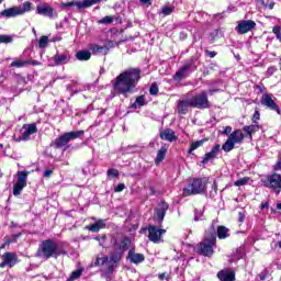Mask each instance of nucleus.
I'll return each instance as SVG.
<instances>
[{"label": "nucleus", "instance_id": "nucleus-13", "mask_svg": "<svg viewBox=\"0 0 281 281\" xmlns=\"http://www.w3.org/2000/svg\"><path fill=\"white\" fill-rule=\"evenodd\" d=\"M71 60L69 53H57L48 59L50 67H60V65H67Z\"/></svg>", "mask_w": 281, "mask_h": 281}, {"label": "nucleus", "instance_id": "nucleus-30", "mask_svg": "<svg viewBox=\"0 0 281 281\" xmlns=\"http://www.w3.org/2000/svg\"><path fill=\"white\" fill-rule=\"evenodd\" d=\"M217 232V237L220 240H223L225 238L229 237V228L225 226H218L217 229L215 228V233Z\"/></svg>", "mask_w": 281, "mask_h": 281}, {"label": "nucleus", "instance_id": "nucleus-14", "mask_svg": "<svg viewBox=\"0 0 281 281\" xmlns=\"http://www.w3.org/2000/svg\"><path fill=\"white\" fill-rule=\"evenodd\" d=\"M2 262L0 263V269H5V267H9L12 269L14 265H16L19 258L16 257V254L14 252H4L1 256Z\"/></svg>", "mask_w": 281, "mask_h": 281}, {"label": "nucleus", "instance_id": "nucleus-27", "mask_svg": "<svg viewBox=\"0 0 281 281\" xmlns=\"http://www.w3.org/2000/svg\"><path fill=\"white\" fill-rule=\"evenodd\" d=\"M90 50L92 52V54H95L97 56H106L109 54V47L100 46L97 44H92L90 46Z\"/></svg>", "mask_w": 281, "mask_h": 281}, {"label": "nucleus", "instance_id": "nucleus-26", "mask_svg": "<svg viewBox=\"0 0 281 281\" xmlns=\"http://www.w3.org/2000/svg\"><path fill=\"white\" fill-rule=\"evenodd\" d=\"M229 140L235 144H243L245 139V134H243V131L235 130L231 135L228 136Z\"/></svg>", "mask_w": 281, "mask_h": 281}, {"label": "nucleus", "instance_id": "nucleus-45", "mask_svg": "<svg viewBox=\"0 0 281 281\" xmlns=\"http://www.w3.org/2000/svg\"><path fill=\"white\" fill-rule=\"evenodd\" d=\"M0 43H12V37L10 35H0Z\"/></svg>", "mask_w": 281, "mask_h": 281}, {"label": "nucleus", "instance_id": "nucleus-4", "mask_svg": "<svg viewBox=\"0 0 281 281\" xmlns=\"http://www.w3.org/2000/svg\"><path fill=\"white\" fill-rule=\"evenodd\" d=\"M207 190V178H194L182 190V196L203 194Z\"/></svg>", "mask_w": 281, "mask_h": 281}, {"label": "nucleus", "instance_id": "nucleus-31", "mask_svg": "<svg viewBox=\"0 0 281 281\" xmlns=\"http://www.w3.org/2000/svg\"><path fill=\"white\" fill-rule=\"evenodd\" d=\"M243 131L245 133H247L249 139H252L254 133H258V131H260V126L259 125H246V126H244Z\"/></svg>", "mask_w": 281, "mask_h": 281}, {"label": "nucleus", "instance_id": "nucleus-20", "mask_svg": "<svg viewBox=\"0 0 281 281\" xmlns=\"http://www.w3.org/2000/svg\"><path fill=\"white\" fill-rule=\"evenodd\" d=\"M255 29L256 23L252 20H241L236 26V31L238 32V34H247V32H251V30Z\"/></svg>", "mask_w": 281, "mask_h": 281}, {"label": "nucleus", "instance_id": "nucleus-44", "mask_svg": "<svg viewBox=\"0 0 281 281\" xmlns=\"http://www.w3.org/2000/svg\"><path fill=\"white\" fill-rule=\"evenodd\" d=\"M108 177H120V171L117 169H109L108 170Z\"/></svg>", "mask_w": 281, "mask_h": 281}, {"label": "nucleus", "instance_id": "nucleus-54", "mask_svg": "<svg viewBox=\"0 0 281 281\" xmlns=\"http://www.w3.org/2000/svg\"><path fill=\"white\" fill-rule=\"evenodd\" d=\"M27 65H33L34 67L41 65V61H37V60H31V61H27Z\"/></svg>", "mask_w": 281, "mask_h": 281}, {"label": "nucleus", "instance_id": "nucleus-38", "mask_svg": "<svg viewBox=\"0 0 281 281\" xmlns=\"http://www.w3.org/2000/svg\"><path fill=\"white\" fill-rule=\"evenodd\" d=\"M113 21H115V16L108 15V16H104L103 19L99 20L98 23L101 25H111V23H113Z\"/></svg>", "mask_w": 281, "mask_h": 281}, {"label": "nucleus", "instance_id": "nucleus-48", "mask_svg": "<svg viewBox=\"0 0 281 281\" xmlns=\"http://www.w3.org/2000/svg\"><path fill=\"white\" fill-rule=\"evenodd\" d=\"M126 189V184L120 183L115 187L114 192H123Z\"/></svg>", "mask_w": 281, "mask_h": 281}, {"label": "nucleus", "instance_id": "nucleus-17", "mask_svg": "<svg viewBox=\"0 0 281 281\" xmlns=\"http://www.w3.org/2000/svg\"><path fill=\"white\" fill-rule=\"evenodd\" d=\"M261 104L266 106V109H270V111H276V113L280 114V106L276 104V100H273V94H262Z\"/></svg>", "mask_w": 281, "mask_h": 281}, {"label": "nucleus", "instance_id": "nucleus-9", "mask_svg": "<svg viewBox=\"0 0 281 281\" xmlns=\"http://www.w3.org/2000/svg\"><path fill=\"white\" fill-rule=\"evenodd\" d=\"M190 104L193 109H210V99H207V92L202 91L200 94L190 99Z\"/></svg>", "mask_w": 281, "mask_h": 281}, {"label": "nucleus", "instance_id": "nucleus-1", "mask_svg": "<svg viewBox=\"0 0 281 281\" xmlns=\"http://www.w3.org/2000/svg\"><path fill=\"white\" fill-rule=\"evenodd\" d=\"M140 74L142 71L138 68H130L123 71L113 82L114 90L119 93H128L139 82Z\"/></svg>", "mask_w": 281, "mask_h": 281}, {"label": "nucleus", "instance_id": "nucleus-32", "mask_svg": "<svg viewBox=\"0 0 281 281\" xmlns=\"http://www.w3.org/2000/svg\"><path fill=\"white\" fill-rule=\"evenodd\" d=\"M77 60H89L91 58V52L89 50H79L76 54Z\"/></svg>", "mask_w": 281, "mask_h": 281}, {"label": "nucleus", "instance_id": "nucleus-43", "mask_svg": "<svg viewBox=\"0 0 281 281\" xmlns=\"http://www.w3.org/2000/svg\"><path fill=\"white\" fill-rule=\"evenodd\" d=\"M272 32H273V34H276L278 41H281V27H280V25H276L272 29Z\"/></svg>", "mask_w": 281, "mask_h": 281}, {"label": "nucleus", "instance_id": "nucleus-15", "mask_svg": "<svg viewBox=\"0 0 281 281\" xmlns=\"http://www.w3.org/2000/svg\"><path fill=\"white\" fill-rule=\"evenodd\" d=\"M95 1H71V2H63L60 4V8L63 10H67L69 8H77V10H85L87 8H91V5H94Z\"/></svg>", "mask_w": 281, "mask_h": 281}, {"label": "nucleus", "instance_id": "nucleus-24", "mask_svg": "<svg viewBox=\"0 0 281 281\" xmlns=\"http://www.w3.org/2000/svg\"><path fill=\"white\" fill-rule=\"evenodd\" d=\"M217 278L221 281H236V274L229 270H221Z\"/></svg>", "mask_w": 281, "mask_h": 281}, {"label": "nucleus", "instance_id": "nucleus-50", "mask_svg": "<svg viewBox=\"0 0 281 281\" xmlns=\"http://www.w3.org/2000/svg\"><path fill=\"white\" fill-rule=\"evenodd\" d=\"M260 120V112L256 111L254 116H252V122L256 124Z\"/></svg>", "mask_w": 281, "mask_h": 281}, {"label": "nucleus", "instance_id": "nucleus-33", "mask_svg": "<svg viewBox=\"0 0 281 281\" xmlns=\"http://www.w3.org/2000/svg\"><path fill=\"white\" fill-rule=\"evenodd\" d=\"M172 12H175V5H164L160 9L159 14H161L162 16H170Z\"/></svg>", "mask_w": 281, "mask_h": 281}, {"label": "nucleus", "instance_id": "nucleus-57", "mask_svg": "<svg viewBox=\"0 0 281 281\" xmlns=\"http://www.w3.org/2000/svg\"><path fill=\"white\" fill-rule=\"evenodd\" d=\"M245 221V214L239 212V223H243Z\"/></svg>", "mask_w": 281, "mask_h": 281}, {"label": "nucleus", "instance_id": "nucleus-52", "mask_svg": "<svg viewBox=\"0 0 281 281\" xmlns=\"http://www.w3.org/2000/svg\"><path fill=\"white\" fill-rule=\"evenodd\" d=\"M52 175H54V171L52 169H47L44 171V177H52Z\"/></svg>", "mask_w": 281, "mask_h": 281}, {"label": "nucleus", "instance_id": "nucleus-16", "mask_svg": "<svg viewBox=\"0 0 281 281\" xmlns=\"http://www.w3.org/2000/svg\"><path fill=\"white\" fill-rule=\"evenodd\" d=\"M192 71V61L184 64L173 76L176 82H181L183 78H188Z\"/></svg>", "mask_w": 281, "mask_h": 281}, {"label": "nucleus", "instance_id": "nucleus-53", "mask_svg": "<svg viewBox=\"0 0 281 281\" xmlns=\"http://www.w3.org/2000/svg\"><path fill=\"white\" fill-rule=\"evenodd\" d=\"M274 170H281V158H279V160L277 161Z\"/></svg>", "mask_w": 281, "mask_h": 281}, {"label": "nucleus", "instance_id": "nucleus-34", "mask_svg": "<svg viewBox=\"0 0 281 281\" xmlns=\"http://www.w3.org/2000/svg\"><path fill=\"white\" fill-rule=\"evenodd\" d=\"M235 146H236V143H233V140L227 138L225 144L222 146V150H224V153H232V150H234Z\"/></svg>", "mask_w": 281, "mask_h": 281}, {"label": "nucleus", "instance_id": "nucleus-61", "mask_svg": "<svg viewBox=\"0 0 281 281\" xmlns=\"http://www.w3.org/2000/svg\"><path fill=\"white\" fill-rule=\"evenodd\" d=\"M5 245H10V241H5L4 244H2V245L0 246V249H5Z\"/></svg>", "mask_w": 281, "mask_h": 281}, {"label": "nucleus", "instance_id": "nucleus-22", "mask_svg": "<svg viewBox=\"0 0 281 281\" xmlns=\"http://www.w3.org/2000/svg\"><path fill=\"white\" fill-rule=\"evenodd\" d=\"M37 131H38V128L36 127V124H34V123L25 125L24 132L20 136V139H22V142H27V139H30V136L34 135V133H37Z\"/></svg>", "mask_w": 281, "mask_h": 281}, {"label": "nucleus", "instance_id": "nucleus-2", "mask_svg": "<svg viewBox=\"0 0 281 281\" xmlns=\"http://www.w3.org/2000/svg\"><path fill=\"white\" fill-rule=\"evenodd\" d=\"M214 245H216V226L212 224L205 232L203 241L199 245V250L202 256H212L214 254Z\"/></svg>", "mask_w": 281, "mask_h": 281}, {"label": "nucleus", "instance_id": "nucleus-56", "mask_svg": "<svg viewBox=\"0 0 281 281\" xmlns=\"http://www.w3.org/2000/svg\"><path fill=\"white\" fill-rule=\"evenodd\" d=\"M218 89H210L209 90V95H214L215 93H217Z\"/></svg>", "mask_w": 281, "mask_h": 281}, {"label": "nucleus", "instance_id": "nucleus-19", "mask_svg": "<svg viewBox=\"0 0 281 281\" xmlns=\"http://www.w3.org/2000/svg\"><path fill=\"white\" fill-rule=\"evenodd\" d=\"M148 238L151 243H159V240H161V236L166 234V229L153 225L148 226Z\"/></svg>", "mask_w": 281, "mask_h": 281}, {"label": "nucleus", "instance_id": "nucleus-40", "mask_svg": "<svg viewBox=\"0 0 281 281\" xmlns=\"http://www.w3.org/2000/svg\"><path fill=\"white\" fill-rule=\"evenodd\" d=\"M249 183V177H244L237 181H235V186L240 188L241 186H247Z\"/></svg>", "mask_w": 281, "mask_h": 281}, {"label": "nucleus", "instance_id": "nucleus-12", "mask_svg": "<svg viewBox=\"0 0 281 281\" xmlns=\"http://www.w3.org/2000/svg\"><path fill=\"white\" fill-rule=\"evenodd\" d=\"M36 12L41 16H46L47 19H57L58 18V12L56 11V9L52 8L47 3L37 4Z\"/></svg>", "mask_w": 281, "mask_h": 281}, {"label": "nucleus", "instance_id": "nucleus-11", "mask_svg": "<svg viewBox=\"0 0 281 281\" xmlns=\"http://www.w3.org/2000/svg\"><path fill=\"white\" fill-rule=\"evenodd\" d=\"M169 207L170 205L165 201L158 203V206L154 211L155 223H157L158 225H161L164 223V218H166V213L168 212Z\"/></svg>", "mask_w": 281, "mask_h": 281}, {"label": "nucleus", "instance_id": "nucleus-3", "mask_svg": "<svg viewBox=\"0 0 281 281\" xmlns=\"http://www.w3.org/2000/svg\"><path fill=\"white\" fill-rule=\"evenodd\" d=\"M60 247L53 239H46L41 243L36 256L43 260H49V258H58L60 256Z\"/></svg>", "mask_w": 281, "mask_h": 281}, {"label": "nucleus", "instance_id": "nucleus-63", "mask_svg": "<svg viewBox=\"0 0 281 281\" xmlns=\"http://www.w3.org/2000/svg\"><path fill=\"white\" fill-rule=\"evenodd\" d=\"M187 35L184 33H180V38H186Z\"/></svg>", "mask_w": 281, "mask_h": 281}, {"label": "nucleus", "instance_id": "nucleus-46", "mask_svg": "<svg viewBox=\"0 0 281 281\" xmlns=\"http://www.w3.org/2000/svg\"><path fill=\"white\" fill-rule=\"evenodd\" d=\"M194 221H203V212L195 210Z\"/></svg>", "mask_w": 281, "mask_h": 281}, {"label": "nucleus", "instance_id": "nucleus-36", "mask_svg": "<svg viewBox=\"0 0 281 281\" xmlns=\"http://www.w3.org/2000/svg\"><path fill=\"white\" fill-rule=\"evenodd\" d=\"M137 106H146V98L139 95L136 98V101L132 104V109H137Z\"/></svg>", "mask_w": 281, "mask_h": 281}, {"label": "nucleus", "instance_id": "nucleus-7", "mask_svg": "<svg viewBox=\"0 0 281 281\" xmlns=\"http://www.w3.org/2000/svg\"><path fill=\"white\" fill-rule=\"evenodd\" d=\"M82 135H85V131L82 130L77 132H67L55 139L54 146L56 148H65L69 142H74V139H78L82 137Z\"/></svg>", "mask_w": 281, "mask_h": 281}, {"label": "nucleus", "instance_id": "nucleus-64", "mask_svg": "<svg viewBox=\"0 0 281 281\" xmlns=\"http://www.w3.org/2000/svg\"><path fill=\"white\" fill-rule=\"evenodd\" d=\"M277 210H281V203L277 204Z\"/></svg>", "mask_w": 281, "mask_h": 281}, {"label": "nucleus", "instance_id": "nucleus-6", "mask_svg": "<svg viewBox=\"0 0 281 281\" xmlns=\"http://www.w3.org/2000/svg\"><path fill=\"white\" fill-rule=\"evenodd\" d=\"M31 10L32 3L25 2L16 7L4 9L3 11L0 12V16H3L4 19H14L16 16H23V14L30 12Z\"/></svg>", "mask_w": 281, "mask_h": 281}, {"label": "nucleus", "instance_id": "nucleus-62", "mask_svg": "<svg viewBox=\"0 0 281 281\" xmlns=\"http://www.w3.org/2000/svg\"><path fill=\"white\" fill-rule=\"evenodd\" d=\"M218 188V184H216V181H214V183H213V189L215 190V192H216V189Z\"/></svg>", "mask_w": 281, "mask_h": 281}, {"label": "nucleus", "instance_id": "nucleus-41", "mask_svg": "<svg viewBox=\"0 0 281 281\" xmlns=\"http://www.w3.org/2000/svg\"><path fill=\"white\" fill-rule=\"evenodd\" d=\"M150 95H157L159 93V86L156 82L151 83L149 88Z\"/></svg>", "mask_w": 281, "mask_h": 281}, {"label": "nucleus", "instance_id": "nucleus-37", "mask_svg": "<svg viewBox=\"0 0 281 281\" xmlns=\"http://www.w3.org/2000/svg\"><path fill=\"white\" fill-rule=\"evenodd\" d=\"M166 153H167L166 147H161L158 150L157 157H156V164H161V161H164V159H166Z\"/></svg>", "mask_w": 281, "mask_h": 281}, {"label": "nucleus", "instance_id": "nucleus-60", "mask_svg": "<svg viewBox=\"0 0 281 281\" xmlns=\"http://www.w3.org/2000/svg\"><path fill=\"white\" fill-rule=\"evenodd\" d=\"M209 56H210V58H214V56H216V53L215 52H209Z\"/></svg>", "mask_w": 281, "mask_h": 281}, {"label": "nucleus", "instance_id": "nucleus-28", "mask_svg": "<svg viewBox=\"0 0 281 281\" xmlns=\"http://www.w3.org/2000/svg\"><path fill=\"white\" fill-rule=\"evenodd\" d=\"M190 106H192V103H190V99L187 101L186 100L178 101V113L180 115H186Z\"/></svg>", "mask_w": 281, "mask_h": 281}, {"label": "nucleus", "instance_id": "nucleus-8", "mask_svg": "<svg viewBox=\"0 0 281 281\" xmlns=\"http://www.w3.org/2000/svg\"><path fill=\"white\" fill-rule=\"evenodd\" d=\"M265 188H269L273 190L276 194H280L281 192V175L280 173H272L267 176L266 179L262 180Z\"/></svg>", "mask_w": 281, "mask_h": 281}, {"label": "nucleus", "instance_id": "nucleus-39", "mask_svg": "<svg viewBox=\"0 0 281 281\" xmlns=\"http://www.w3.org/2000/svg\"><path fill=\"white\" fill-rule=\"evenodd\" d=\"M48 43H49V37H47V36L44 35V36H42V37L40 38L38 47H40L41 49H45V47H47Z\"/></svg>", "mask_w": 281, "mask_h": 281}, {"label": "nucleus", "instance_id": "nucleus-51", "mask_svg": "<svg viewBox=\"0 0 281 281\" xmlns=\"http://www.w3.org/2000/svg\"><path fill=\"white\" fill-rule=\"evenodd\" d=\"M224 135H229L232 134V126H226L223 131Z\"/></svg>", "mask_w": 281, "mask_h": 281}, {"label": "nucleus", "instance_id": "nucleus-47", "mask_svg": "<svg viewBox=\"0 0 281 281\" xmlns=\"http://www.w3.org/2000/svg\"><path fill=\"white\" fill-rule=\"evenodd\" d=\"M278 71V68L276 66H271L267 70V76H273Z\"/></svg>", "mask_w": 281, "mask_h": 281}, {"label": "nucleus", "instance_id": "nucleus-59", "mask_svg": "<svg viewBox=\"0 0 281 281\" xmlns=\"http://www.w3.org/2000/svg\"><path fill=\"white\" fill-rule=\"evenodd\" d=\"M158 278L159 280H166V273H159Z\"/></svg>", "mask_w": 281, "mask_h": 281}, {"label": "nucleus", "instance_id": "nucleus-25", "mask_svg": "<svg viewBox=\"0 0 281 281\" xmlns=\"http://www.w3.org/2000/svg\"><path fill=\"white\" fill-rule=\"evenodd\" d=\"M160 139H164L165 142H177V134H175V131L166 128L160 132Z\"/></svg>", "mask_w": 281, "mask_h": 281}, {"label": "nucleus", "instance_id": "nucleus-42", "mask_svg": "<svg viewBox=\"0 0 281 281\" xmlns=\"http://www.w3.org/2000/svg\"><path fill=\"white\" fill-rule=\"evenodd\" d=\"M25 65H27V61L25 60H14L11 63V67H18V68L25 67Z\"/></svg>", "mask_w": 281, "mask_h": 281}, {"label": "nucleus", "instance_id": "nucleus-10", "mask_svg": "<svg viewBox=\"0 0 281 281\" xmlns=\"http://www.w3.org/2000/svg\"><path fill=\"white\" fill-rule=\"evenodd\" d=\"M30 171H18V181L13 186V195L19 196L23 188L27 187V177Z\"/></svg>", "mask_w": 281, "mask_h": 281}, {"label": "nucleus", "instance_id": "nucleus-35", "mask_svg": "<svg viewBox=\"0 0 281 281\" xmlns=\"http://www.w3.org/2000/svg\"><path fill=\"white\" fill-rule=\"evenodd\" d=\"M204 142H207V139H201V140H195L191 143V147L189 148V155H192L196 148H201L203 146Z\"/></svg>", "mask_w": 281, "mask_h": 281}, {"label": "nucleus", "instance_id": "nucleus-18", "mask_svg": "<svg viewBox=\"0 0 281 281\" xmlns=\"http://www.w3.org/2000/svg\"><path fill=\"white\" fill-rule=\"evenodd\" d=\"M128 247H131V238L128 237H117L114 241V249L121 254L124 251H128Z\"/></svg>", "mask_w": 281, "mask_h": 281}, {"label": "nucleus", "instance_id": "nucleus-23", "mask_svg": "<svg viewBox=\"0 0 281 281\" xmlns=\"http://www.w3.org/2000/svg\"><path fill=\"white\" fill-rule=\"evenodd\" d=\"M127 259L130 262H133V265H140V262H144L145 257L143 254H137L135 250H130L127 254Z\"/></svg>", "mask_w": 281, "mask_h": 281}, {"label": "nucleus", "instance_id": "nucleus-58", "mask_svg": "<svg viewBox=\"0 0 281 281\" xmlns=\"http://www.w3.org/2000/svg\"><path fill=\"white\" fill-rule=\"evenodd\" d=\"M259 278H260V280H266L267 274H266L265 272H261V273L259 274Z\"/></svg>", "mask_w": 281, "mask_h": 281}, {"label": "nucleus", "instance_id": "nucleus-5", "mask_svg": "<svg viewBox=\"0 0 281 281\" xmlns=\"http://www.w3.org/2000/svg\"><path fill=\"white\" fill-rule=\"evenodd\" d=\"M122 256H124L123 252H120L116 250V252L112 254L110 257H98L95 265L105 267L104 273L105 276H111L113 271H115V268L117 267V262L122 260Z\"/></svg>", "mask_w": 281, "mask_h": 281}, {"label": "nucleus", "instance_id": "nucleus-49", "mask_svg": "<svg viewBox=\"0 0 281 281\" xmlns=\"http://www.w3.org/2000/svg\"><path fill=\"white\" fill-rule=\"evenodd\" d=\"M265 8H268V10H273V5H276L274 2H261Z\"/></svg>", "mask_w": 281, "mask_h": 281}, {"label": "nucleus", "instance_id": "nucleus-29", "mask_svg": "<svg viewBox=\"0 0 281 281\" xmlns=\"http://www.w3.org/2000/svg\"><path fill=\"white\" fill-rule=\"evenodd\" d=\"M106 227V222L104 220H98L94 224L88 226L89 232H100Z\"/></svg>", "mask_w": 281, "mask_h": 281}, {"label": "nucleus", "instance_id": "nucleus-21", "mask_svg": "<svg viewBox=\"0 0 281 281\" xmlns=\"http://www.w3.org/2000/svg\"><path fill=\"white\" fill-rule=\"evenodd\" d=\"M218 153H221V145H215L211 151L206 153L203 157L202 164H210L213 159H216L218 157Z\"/></svg>", "mask_w": 281, "mask_h": 281}, {"label": "nucleus", "instance_id": "nucleus-55", "mask_svg": "<svg viewBox=\"0 0 281 281\" xmlns=\"http://www.w3.org/2000/svg\"><path fill=\"white\" fill-rule=\"evenodd\" d=\"M132 148H137V146H136V145H134V146H128L126 153H137V150H131Z\"/></svg>", "mask_w": 281, "mask_h": 281}]
</instances>
